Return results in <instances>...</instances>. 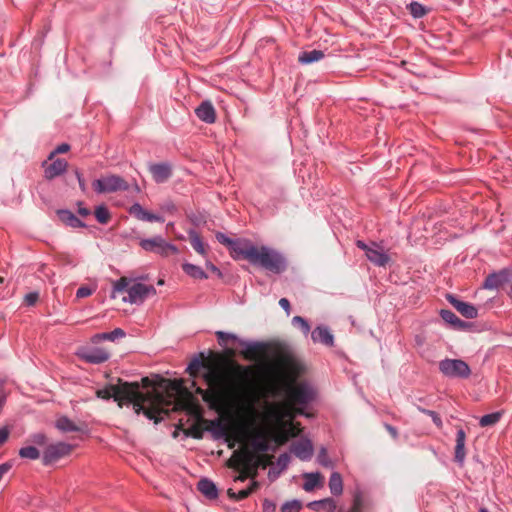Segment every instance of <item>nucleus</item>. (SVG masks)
<instances>
[{
    "label": "nucleus",
    "mask_w": 512,
    "mask_h": 512,
    "mask_svg": "<svg viewBox=\"0 0 512 512\" xmlns=\"http://www.w3.org/2000/svg\"><path fill=\"white\" fill-rule=\"evenodd\" d=\"M216 239L230 249L235 259L242 258L251 265L274 274H282L287 269L285 256L273 248L265 245L258 247L252 241L244 238L231 239L222 232L216 233Z\"/></svg>",
    "instance_id": "obj_1"
},
{
    "label": "nucleus",
    "mask_w": 512,
    "mask_h": 512,
    "mask_svg": "<svg viewBox=\"0 0 512 512\" xmlns=\"http://www.w3.org/2000/svg\"><path fill=\"white\" fill-rule=\"evenodd\" d=\"M98 398L109 400L113 398L114 401L118 402L119 406H122V402L125 401L128 404L133 405V409L136 414L143 413L149 420H153L155 424L161 421L158 417L159 409L152 407H145L146 403L152 404L153 399L150 394L143 393L140 390V384L138 382H126L119 380L117 385H109L103 389H98L96 392Z\"/></svg>",
    "instance_id": "obj_2"
},
{
    "label": "nucleus",
    "mask_w": 512,
    "mask_h": 512,
    "mask_svg": "<svg viewBox=\"0 0 512 512\" xmlns=\"http://www.w3.org/2000/svg\"><path fill=\"white\" fill-rule=\"evenodd\" d=\"M443 376L451 379H467L471 375L469 365L462 359L445 358L438 364Z\"/></svg>",
    "instance_id": "obj_3"
},
{
    "label": "nucleus",
    "mask_w": 512,
    "mask_h": 512,
    "mask_svg": "<svg viewBox=\"0 0 512 512\" xmlns=\"http://www.w3.org/2000/svg\"><path fill=\"white\" fill-rule=\"evenodd\" d=\"M356 246L363 250L366 258L377 267H385L391 260L381 243L372 241L367 244L363 240H357Z\"/></svg>",
    "instance_id": "obj_4"
},
{
    "label": "nucleus",
    "mask_w": 512,
    "mask_h": 512,
    "mask_svg": "<svg viewBox=\"0 0 512 512\" xmlns=\"http://www.w3.org/2000/svg\"><path fill=\"white\" fill-rule=\"evenodd\" d=\"M94 191L98 194L114 193L117 191H127L129 184L119 175H107L92 182Z\"/></svg>",
    "instance_id": "obj_5"
},
{
    "label": "nucleus",
    "mask_w": 512,
    "mask_h": 512,
    "mask_svg": "<svg viewBox=\"0 0 512 512\" xmlns=\"http://www.w3.org/2000/svg\"><path fill=\"white\" fill-rule=\"evenodd\" d=\"M140 247L147 251L159 254L162 257H168L170 254H176L178 249L175 245L168 243L162 236L144 238L139 241Z\"/></svg>",
    "instance_id": "obj_6"
},
{
    "label": "nucleus",
    "mask_w": 512,
    "mask_h": 512,
    "mask_svg": "<svg viewBox=\"0 0 512 512\" xmlns=\"http://www.w3.org/2000/svg\"><path fill=\"white\" fill-rule=\"evenodd\" d=\"M287 394L288 398L292 402L303 407L311 403L316 395L314 388L306 382H301L291 386L288 389Z\"/></svg>",
    "instance_id": "obj_7"
},
{
    "label": "nucleus",
    "mask_w": 512,
    "mask_h": 512,
    "mask_svg": "<svg viewBox=\"0 0 512 512\" xmlns=\"http://www.w3.org/2000/svg\"><path fill=\"white\" fill-rule=\"evenodd\" d=\"M127 293L128 296L122 299L123 302L141 305L149 296L156 294V289L153 285L135 283L127 289Z\"/></svg>",
    "instance_id": "obj_8"
},
{
    "label": "nucleus",
    "mask_w": 512,
    "mask_h": 512,
    "mask_svg": "<svg viewBox=\"0 0 512 512\" xmlns=\"http://www.w3.org/2000/svg\"><path fill=\"white\" fill-rule=\"evenodd\" d=\"M216 336L220 346L226 347L228 340L237 341L241 346L245 348V353H255L263 348V344L261 342L246 341L238 338V336L233 333L217 331Z\"/></svg>",
    "instance_id": "obj_9"
},
{
    "label": "nucleus",
    "mask_w": 512,
    "mask_h": 512,
    "mask_svg": "<svg viewBox=\"0 0 512 512\" xmlns=\"http://www.w3.org/2000/svg\"><path fill=\"white\" fill-rule=\"evenodd\" d=\"M72 450L70 444L58 442L46 447L43 452L42 461L44 465H50L58 461L60 458L68 455Z\"/></svg>",
    "instance_id": "obj_10"
},
{
    "label": "nucleus",
    "mask_w": 512,
    "mask_h": 512,
    "mask_svg": "<svg viewBox=\"0 0 512 512\" xmlns=\"http://www.w3.org/2000/svg\"><path fill=\"white\" fill-rule=\"evenodd\" d=\"M512 278V272L508 268L490 273L483 283V287L488 290H497Z\"/></svg>",
    "instance_id": "obj_11"
},
{
    "label": "nucleus",
    "mask_w": 512,
    "mask_h": 512,
    "mask_svg": "<svg viewBox=\"0 0 512 512\" xmlns=\"http://www.w3.org/2000/svg\"><path fill=\"white\" fill-rule=\"evenodd\" d=\"M275 362L278 369L284 373H297L299 371V363L290 352H278L276 354Z\"/></svg>",
    "instance_id": "obj_12"
},
{
    "label": "nucleus",
    "mask_w": 512,
    "mask_h": 512,
    "mask_svg": "<svg viewBox=\"0 0 512 512\" xmlns=\"http://www.w3.org/2000/svg\"><path fill=\"white\" fill-rule=\"evenodd\" d=\"M446 299L465 318L474 319L478 316V309L473 304L464 302L452 294H447Z\"/></svg>",
    "instance_id": "obj_13"
},
{
    "label": "nucleus",
    "mask_w": 512,
    "mask_h": 512,
    "mask_svg": "<svg viewBox=\"0 0 512 512\" xmlns=\"http://www.w3.org/2000/svg\"><path fill=\"white\" fill-rule=\"evenodd\" d=\"M291 452L300 460L308 461L313 456V445L309 439H301L291 445Z\"/></svg>",
    "instance_id": "obj_14"
},
{
    "label": "nucleus",
    "mask_w": 512,
    "mask_h": 512,
    "mask_svg": "<svg viewBox=\"0 0 512 512\" xmlns=\"http://www.w3.org/2000/svg\"><path fill=\"white\" fill-rule=\"evenodd\" d=\"M149 171L156 183H164L172 176V167L167 162L150 164Z\"/></svg>",
    "instance_id": "obj_15"
},
{
    "label": "nucleus",
    "mask_w": 512,
    "mask_h": 512,
    "mask_svg": "<svg viewBox=\"0 0 512 512\" xmlns=\"http://www.w3.org/2000/svg\"><path fill=\"white\" fill-rule=\"evenodd\" d=\"M43 166L45 178L52 180L66 172L68 163L66 160L58 158L48 165L44 162Z\"/></svg>",
    "instance_id": "obj_16"
},
{
    "label": "nucleus",
    "mask_w": 512,
    "mask_h": 512,
    "mask_svg": "<svg viewBox=\"0 0 512 512\" xmlns=\"http://www.w3.org/2000/svg\"><path fill=\"white\" fill-rule=\"evenodd\" d=\"M240 460L244 468L251 473V479H255V477L257 476V471L260 467H266V464L263 463L261 458L255 457L250 453H241Z\"/></svg>",
    "instance_id": "obj_17"
},
{
    "label": "nucleus",
    "mask_w": 512,
    "mask_h": 512,
    "mask_svg": "<svg viewBox=\"0 0 512 512\" xmlns=\"http://www.w3.org/2000/svg\"><path fill=\"white\" fill-rule=\"evenodd\" d=\"M311 339L314 343L332 347L334 345V336L327 326L319 325L311 332Z\"/></svg>",
    "instance_id": "obj_18"
},
{
    "label": "nucleus",
    "mask_w": 512,
    "mask_h": 512,
    "mask_svg": "<svg viewBox=\"0 0 512 512\" xmlns=\"http://www.w3.org/2000/svg\"><path fill=\"white\" fill-rule=\"evenodd\" d=\"M196 116L207 124H212L216 120V111L210 101H203L196 109Z\"/></svg>",
    "instance_id": "obj_19"
},
{
    "label": "nucleus",
    "mask_w": 512,
    "mask_h": 512,
    "mask_svg": "<svg viewBox=\"0 0 512 512\" xmlns=\"http://www.w3.org/2000/svg\"><path fill=\"white\" fill-rule=\"evenodd\" d=\"M215 440L223 439L228 436V428L221 419H214L208 421L206 428Z\"/></svg>",
    "instance_id": "obj_20"
},
{
    "label": "nucleus",
    "mask_w": 512,
    "mask_h": 512,
    "mask_svg": "<svg viewBox=\"0 0 512 512\" xmlns=\"http://www.w3.org/2000/svg\"><path fill=\"white\" fill-rule=\"evenodd\" d=\"M109 353L102 348H93L83 353L82 358L87 363L101 364L109 359Z\"/></svg>",
    "instance_id": "obj_21"
},
{
    "label": "nucleus",
    "mask_w": 512,
    "mask_h": 512,
    "mask_svg": "<svg viewBox=\"0 0 512 512\" xmlns=\"http://www.w3.org/2000/svg\"><path fill=\"white\" fill-rule=\"evenodd\" d=\"M58 218L67 226L72 228H84L86 224L68 209H59Z\"/></svg>",
    "instance_id": "obj_22"
},
{
    "label": "nucleus",
    "mask_w": 512,
    "mask_h": 512,
    "mask_svg": "<svg viewBox=\"0 0 512 512\" xmlns=\"http://www.w3.org/2000/svg\"><path fill=\"white\" fill-rule=\"evenodd\" d=\"M465 440V431L462 428L458 429L456 434L455 461L460 465L464 463L466 457Z\"/></svg>",
    "instance_id": "obj_23"
},
{
    "label": "nucleus",
    "mask_w": 512,
    "mask_h": 512,
    "mask_svg": "<svg viewBox=\"0 0 512 512\" xmlns=\"http://www.w3.org/2000/svg\"><path fill=\"white\" fill-rule=\"evenodd\" d=\"M197 489L207 498L210 500L216 499L218 497V489L215 485V483L208 479V478H202L199 480L197 484Z\"/></svg>",
    "instance_id": "obj_24"
},
{
    "label": "nucleus",
    "mask_w": 512,
    "mask_h": 512,
    "mask_svg": "<svg viewBox=\"0 0 512 512\" xmlns=\"http://www.w3.org/2000/svg\"><path fill=\"white\" fill-rule=\"evenodd\" d=\"M251 446L254 451L259 453H267L269 451H275L276 447L272 446L263 434H258L251 441Z\"/></svg>",
    "instance_id": "obj_25"
},
{
    "label": "nucleus",
    "mask_w": 512,
    "mask_h": 512,
    "mask_svg": "<svg viewBox=\"0 0 512 512\" xmlns=\"http://www.w3.org/2000/svg\"><path fill=\"white\" fill-rule=\"evenodd\" d=\"M324 52L322 50H310V51H303L299 54L298 61L301 64H311L314 62H317L324 58Z\"/></svg>",
    "instance_id": "obj_26"
},
{
    "label": "nucleus",
    "mask_w": 512,
    "mask_h": 512,
    "mask_svg": "<svg viewBox=\"0 0 512 512\" xmlns=\"http://www.w3.org/2000/svg\"><path fill=\"white\" fill-rule=\"evenodd\" d=\"M328 486L331 494L334 496H340L343 493V480L339 472H332Z\"/></svg>",
    "instance_id": "obj_27"
},
{
    "label": "nucleus",
    "mask_w": 512,
    "mask_h": 512,
    "mask_svg": "<svg viewBox=\"0 0 512 512\" xmlns=\"http://www.w3.org/2000/svg\"><path fill=\"white\" fill-rule=\"evenodd\" d=\"M183 271L190 277L194 279H207V273L200 267L191 263H184L182 265Z\"/></svg>",
    "instance_id": "obj_28"
},
{
    "label": "nucleus",
    "mask_w": 512,
    "mask_h": 512,
    "mask_svg": "<svg viewBox=\"0 0 512 512\" xmlns=\"http://www.w3.org/2000/svg\"><path fill=\"white\" fill-rule=\"evenodd\" d=\"M56 428L59 429L62 432H78L80 431V428L68 417L62 416L57 419Z\"/></svg>",
    "instance_id": "obj_29"
},
{
    "label": "nucleus",
    "mask_w": 512,
    "mask_h": 512,
    "mask_svg": "<svg viewBox=\"0 0 512 512\" xmlns=\"http://www.w3.org/2000/svg\"><path fill=\"white\" fill-rule=\"evenodd\" d=\"M305 482L303 484V489L307 492L314 490L321 481V475L318 472L315 473H306L304 474Z\"/></svg>",
    "instance_id": "obj_30"
},
{
    "label": "nucleus",
    "mask_w": 512,
    "mask_h": 512,
    "mask_svg": "<svg viewBox=\"0 0 512 512\" xmlns=\"http://www.w3.org/2000/svg\"><path fill=\"white\" fill-rule=\"evenodd\" d=\"M502 415H503V412H501V411H496V412H493L490 414L483 415L479 419V425L481 427L494 426L495 424H497L500 421V419L502 418Z\"/></svg>",
    "instance_id": "obj_31"
},
{
    "label": "nucleus",
    "mask_w": 512,
    "mask_h": 512,
    "mask_svg": "<svg viewBox=\"0 0 512 512\" xmlns=\"http://www.w3.org/2000/svg\"><path fill=\"white\" fill-rule=\"evenodd\" d=\"M189 238L193 249L203 256L206 255L205 245L195 230H190Z\"/></svg>",
    "instance_id": "obj_32"
},
{
    "label": "nucleus",
    "mask_w": 512,
    "mask_h": 512,
    "mask_svg": "<svg viewBox=\"0 0 512 512\" xmlns=\"http://www.w3.org/2000/svg\"><path fill=\"white\" fill-rule=\"evenodd\" d=\"M233 374H234V377L236 378V382L238 384H242L250 378L251 371H250V368L247 366L237 365L233 369Z\"/></svg>",
    "instance_id": "obj_33"
},
{
    "label": "nucleus",
    "mask_w": 512,
    "mask_h": 512,
    "mask_svg": "<svg viewBox=\"0 0 512 512\" xmlns=\"http://www.w3.org/2000/svg\"><path fill=\"white\" fill-rule=\"evenodd\" d=\"M94 214H95L96 220L100 224H107L111 217L108 208L104 204L96 206Z\"/></svg>",
    "instance_id": "obj_34"
},
{
    "label": "nucleus",
    "mask_w": 512,
    "mask_h": 512,
    "mask_svg": "<svg viewBox=\"0 0 512 512\" xmlns=\"http://www.w3.org/2000/svg\"><path fill=\"white\" fill-rule=\"evenodd\" d=\"M125 335H126V333L123 329L115 328L111 332H104V333L96 335V337L98 339H102V340L115 341L116 339L125 337Z\"/></svg>",
    "instance_id": "obj_35"
},
{
    "label": "nucleus",
    "mask_w": 512,
    "mask_h": 512,
    "mask_svg": "<svg viewBox=\"0 0 512 512\" xmlns=\"http://www.w3.org/2000/svg\"><path fill=\"white\" fill-rule=\"evenodd\" d=\"M19 456L21 458L36 460L40 457V452L34 446H25L19 450Z\"/></svg>",
    "instance_id": "obj_36"
},
{
    "label": "nucleus",
    "mask_w": 512,
    "mask_h": 512,
    "mask_svg": "<svg viewBox=\"0 0 512 512\" xmlns=\"http://www.w3.org/2000/svg\"><path fill=\"white\" fill-rule=\"evenodd\" d=\"M363 494L360 490L355 491L353 495V503L351 508L347 512H363Z\"/></svg>",
    "instance_id": "obj_37"
},
{
    "label": "nucleus",
    "mask_w": 512,
    "mask_h": 512,
    "mask_svg": "<svg viewBox=\"0 0 512 512\" xmlns=\"http://www.w3.org/2000/svg\"><path fill=\"white\" fill-rule=\"evenodd\" d=\"M253 492V488L242 489L238 492H235L233 489H228L227 493L230 499L235 501H240L246 499Z\"/></svg>",
    "instance_id": "obj_38"
},
{
    "label": "nucleus",
    "mask_w": 512,
    "mask_h": 512,
    "mask_svg": "<svg viewBox=\"0 0 512 512\" xmlns=\"http://www.w3.org/2000/svg\"><path fill=\"white\" fill-rule=\"evenodd\" d=\"M292 324L295 327L300 328L304 335H308L309 334L311 327H310V324L308 323V321L305 318H303L301 316H294L292 318Z\"/></svg>",
    "instance_id": "obj_39"
},
{
    "label": "nucleus",
    "mask_w": 512,
    "mask_h": 512,
    "mask_svg": "<svg viewBox=\"0 0 512 512\" xmlns=\"http://www.w3.org/2000/svg\"><path fill=\"white\" fill-rule=\"evenodd\" d=\"M301 508H302L301 501H299L297 499H293L290 501H286L281 506V512H300Z\"/></svg>",
    "instance_id": "obj_40"
},
{
    "label": "nucleus",
    "mask_w": 512,
    "mask_h": 512,
    "mask_svg": "<svg viewBox=\"0 0 512 512\" xmlns=\"http://www.w3.org/2000/svg\"><path fill=\"white\" fill-rule=\"evenodd\" d=\"M129 213L134 216L135 218H137L138 220H141V221H145V218H146V214H147V210H145L141 204L139 203H134L133 205H131V207L129 208Z\"/></svg>",
    "instance_id": "obj_41"
},
{
    "label": "nucleus",
    "mask_w": 512,
    "mask_h": 512,
    "mask_svg": "<svg viewBox=\"0 0 512 512\" xmlns=\"http://www.w3.org/2000/svg\"><path fill=\"white\" fill-rule=\"evenodd\" d=\"M409 11L414 18H421L426 14L427 9L418 2H411L409 5Z\"/></svg>",
    "instance_id": "obj_42"
},
{
    "label": "nucleus",
    "mask_w": 512,
    "mask_h": 512,
    "mask_svg": "<svg viewBox=\"0 0 512 512\" xmlns=\"http://www.w3.org/2000/svg\"><path fill=\"white\" fill-rule=\"evenodd\" d=\"M440 317L442 318V320L451 325L452 327L455 326L457 320H458V316L452 312L451 310H448V309H441L440 310Z\"/></svg>",
    "instance_id": "obj_43"
},
{
    "label": "nucleus",
    "mask_w": 512,
    "mask_h": 512,
    "mask_svg": "<svg viewBox=\"0 0 512 512\" xmlns=\"http://www.w3.org/2000/svg\"><path fill=\"white\" fill-rule=\"evenodd\" d=\"M417 409L418 411H420L421 413L423 414H426L428 416L431 417L433 423L438 427V428H441L443 426V422H442V419L441 417L435 412V411H432V410H428V409H425V408H422L420 406H417Z\"/></svg>",
    "instance_id": "obj_44"
},
{
    "label": "nucleus",
    "mask_w": 512,
    "mask_h": 512,
    "mask_svg": "<svg viewBox=\"0 0 512 512\" xmlns=\"http://www.w3.org/2000/svg\"><path fill=\"white\" fill-rule=\"evenodd\" d=\"M205 364L199 357H195L188 365L187 372L191 376H195L196 372L200 369V367H204Z\"/></svg>",
    "instance_id": "obj_45"
},
{
    "label": "nucleus",
    "mask_w": 512,
    "mask_h": 512,
    "mask_svg": "<svg viewBox=\"0 0 512 512\" xmlns=\"http://www.w3.org/2000/svg\"><path fill=\"white\" fill-rule=\"evenodd\" d=\"M317 461L324 467H332V461L329 459L326 448L322 447L317 455Z\"/></svg>",
    "instance_id": "obj_46"
},
{
    "label": "nucleus",
    "mask_w": 512,
    "mask_h": 512,
    "mask_svg": "<svg viewBox=\"0 0 512 512\" xmlns=\"http://www.w3.org/2000/svg\"><path fill=\"white\" fill-rule=\"evenodd\" d=\"M129 281L127 278L125 277H121L120 279H118L114 285H113V291L114 292H124V291H127V289L129 288Z\"/></svg>",
    "instance_id": "obj_47"
},
{
    "label": "nucleus",
    "mask_w": 512,
    "mask_h": 512,
    "mask_svg": "<svg viewBox=\"0 0 512 512\" xmlns=\"http://www.w3.org/2000/svg\"><path fill=\"white\" fill-rule=\"evenodd\" d=\"M39 299V293L38 292H30L25 295L24 302L27 306H33L36 304V302Z\"/></svg>",
    "instance_id": "obj_48"
},
{
    "label": "nucleus",
    "mask_w": 512,
    "mask_h": 512,
    "mask_svg": "<svg viewBox=\"0 0 512 512\" xmlns=\"http://www.w3.org/2000/svg\"><path fill=\"white\" fill-rule=\"evenodd\" d=\"M290 463V456L287 453H282L279 455L277 459V464L281 468V470H284L288 467Z\"/></svg>",
    "instance_id": "obj_49"
},
{
    "label": "nucleus",
    "mask_w": 512,
    "mask_h": 512,
    "mask_svg": "<svg viewBox=\"0 0 512 512\" xmlns=\"http://www.w3.org/2000/svg\"><path fill=\"white\" fill-rule=\"evenodd\" d=\"M70 149V145L67 143H62L58 145L49 155V159H52L56 154H62L68 152Z\"/></svg>",
    "instance_id": "obj_50"
},
{
    "label": "nucleus",
    "mask_w": 512,
    "mask_h": 512,
    "mask_svg": "<svg viewBox=\"0 0 512 512\" xmlns=\"http://www.w3.org/2000/svg\"><path fill=\"white\" fill-rule=\"evenodd\" d=\"M323 500H328L331 502H324L322 508L326 509L328 512H342L341 510H337V504L333 498H324Z\"/></svg>",
    "instance_id": "obj_51"
},
{
    "label": "nucleus",
    "mask_w": 512,
    "mask_h": 512,
    "mask_svg": "<svg viewBox=\"0 0 512 512\" xmlns=\"http://www.w3.org/2000/svg\"><path fill=\"white\" fill-rule=\"evenodd\" d=\"M263 512H275L276 504L270 499H264L262 503Z\"/></svg>",
    "instance_id": "obj_52"
},
{
    "label": "nucleus",
    "mask_w": 512,
    "mask_h": 512,
    "mask_svg": "<svg viewBox=\"0 0 512 512\" xmlns=\"http://www.w3.org/2000/svg\"><path fill=\"white\" fill-rule=\"evenodd\" d=\"M92 289L89 288L88 286H81L80 288H78L77 292H76V297L77 298H85V297H88L92 294Z\"/></svg>",
    "instance_id": "obj_53"
},
{
    "label": "nucleus",
    "mask_w": 512,
    "mask_h": 512,
    "mask_svg": "<svg viewBox=\"0 0 512 512\" xmlns=\"http://www.w3.org/2000/svg\"><path fill=\"white\" fill-rule=\"evenodd\" d=\"M32 441L39 446H43L46 444L47 438L43 433H36L32 436Z\"/></svg>",
    "instance_id": "obj_54"
},
{
    "label": "nucleus",
    "mask_w": 512,
    "mask_h": 512,
    "mask_svg": "<svg viewBox=\"0 0 512 512\" xmlns=\"http://www.w3.org/2000/svg\"><path fill=\"white\" fill-rule=\"evenodd\" d=\"M324 502H329L328 500H315V501H312V502H309L307 504V507L310 508L311 510H314V511H319L322 506L324 505Z\"/></svg>",
    "instance_id": "obj_55"
},
{
    "label": "nucleus",
    "mask_w": 512,
    "mask_h": 512,
    "mask_svg": "<svg viewBox=\"0 0 512 512\" xmlns=\"http://www.w3.org/2000/svg\"><path fill=\"white\" fill-rule=\"evenodd\" d=\"M161 209L170 214H174L177 211V208L172 201H166L165 203H163Z\"/></svg>",
    "instance_id": "obj_56"
},
{
    "label": "nucleus",
    "mask_w": 512,
    "mask_h": 512,
    "mask_svg": "<svg viewBox=\"0 0 512 512\" xmlns=\"http://www.w3.org/2000/svg\"><path fill=\"white\" fill-rule=\"evenodd\" d=\"M145 221L147 222H164V218L158 214L147 211Z\"/></svg>",
    "instance_id": "obj_57"
},
{
    "label": "nucleus",
    "mask_w": 512,
    "mask_h": 512,
    "mask_svg": "<svg viewBox=\"0 0 512 512\" xmlns=\"http://www.w3.org/2000/svg\"><path fill=\"white\" fill-rule=\"evenodd\" d=\"M9 434H10V431L7 426L0 428V446L3 445L7 441Z\"/></svg>",
    "instance_id": "obj_58"
},
{
    "label": "nucleus",
    "mask_w": 512,
    "mask_h": 512,
    "mask_svg": "<svg viewBox=\"0 0 512 512\" xmlns=\"http://www.w3.org/2000/svg\"><path fill=\"white\" fill-rule=\"evenodd\" d=\"M470 326H471L470 323L465 322V321L461 320L460 318H458V320L453 328L457 329V330H466Z\"/></svg>",
    "instance_id": "obj_59"
},
{
    "label": "nucleus",
    "mask_w": 512,
    "mask_h": 512,
    "mask_svg": "<svg viewBox=\"0 0 512 512\" xmlns=\"http://www.w3.org/2000/svg\"><path fill=\"white\" fill-rule=\"evenodd\" d=\"M279 305L280 307L286 311L287 314H290V309H291V306H290V302L287 298H281L279 300Z\"/></svg>",
    "instance_id": "obj_60"
},
{
    "label": "nucleus",
    "mask_w": 512,
    "mask_h": 512,
    "mask_svg": "<svg viewBox=\"0 0 512 512\" xmlns=\"http://www.w3.org/2000/svg\"><path fill=\"white\" fill-rule=\"evenodd\" d=\"M251 478V473L245 469L244 471H242L238 476H236L234 478V481H240V482H244L247 480V478Z\"/></svg>",
    "instance_id": "obj_61"
},
{
    "label": "nucleus",
    "mask_w": 512,
    "mask_h": 512,
    "mask_svg": "<svg viewBox=\"0 0 512 512\" xmlns=\"http://www.w3.org/2000/svg\"><path fill=\"white\" fill-rule=\"evenodd\" d=\"M190 435L195 439H202L203 438V431L199 427H193L191 429Z\"/></svg>",
    "instance_id": "obj_62"
},
{
    "label": "nucleus",
    "mask_w": 512,
    "mask_h": 512,
    "mask_svg": "<svg viewBox=\"0 0 512 512\" xmlns=\"http://www.w3.org/2000/svg\"><path fill=\"white\" fill-rule=\"evenodd\" d=\"M217 375L212 372V371H208L205 375H204V378H205V381L208 383V384H212L216 381L217 379Z\"/></svg>",
    "instance_id": "obj_63"
},
{
    "label": "nucleus",
    "mask_w": 512,
    "mask_h": 512,
    "mask_svg": "<svg viewBox=\"0 0 512 512\" xmlns=\"http://www.w3.org/2000/svg\"><path fill=\"white\" fill-rule=\"evenodd\" d=\"M77 212L82 217H86V216L90 215V213H91V211L88 208L84 207L81 202L78 203Z\"/></svg>",
    "instance_id": "obj_64"
}]
</instances>
